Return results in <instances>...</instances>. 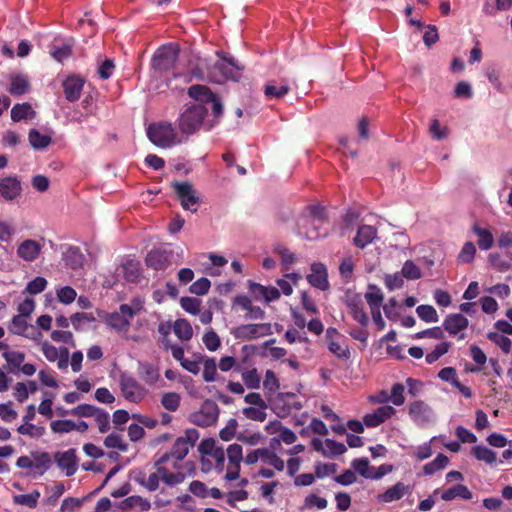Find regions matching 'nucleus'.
I'll return each mask as SVG.
<instances>
[{
    "label": "nucleus",
    "mask_w": 512,
    "mask_h": 512,
    "mask_svg": "<svg viewBox=\"0 0 512 512\" xmlns=\"http://www.w3.org/2000/svg\"><path fill=\"white\" fill-rule=\"evenodd\" d=\"M188 95L197 103L187 105L178 118V128L185 135H192L202 127L211 130L223 114L221 100L204 85H192Z\"/></svg>",
    "instance_id": "1"
},
{
    "label": "nucleus",
    "mask_w": 512,
    "mask_h": 512,
    "mask_svg": "<svg viewBox=\"0 0 512 512\" xmlns=\"http://www.w3.org/2000/svg\"><path fill=\"white\" fill-rule=\"evenodd\" d=\"M199 439V432L196 429H187L183 435L179 436L171 447L169 452L164 453L157 461L156 465L167 464L170 461L180 463L188 455Z\"/></svg>",
    "instance_id": "2"
},
{
    "label": "nucleus",
    "mask_w": 512,
    "mask_h": 512,
    "mask_svg": "<svg viewBox=\"0 0 512 512\" xmlns=\"http://www.w3.org/2000/svg\"><path fill=\"white\" fill-rule=\"evenodd\" d=\"M147 136L154 145L160 148H170L182 143V138L172 123L166 121L150 124L147 128Z\"/></svg>",
    "instance_id": "3"
},
{
    "label": "nucleus",
    "mask_w": 512,
    "mask_h": 512,
    "mask_svg": "<svg viewBox=\"0 0 512 512\" xmlns=\"http://www.w3.org/2000/svg\"><path fill=\"white\" fill-rule=\"evenodd\" d=\"M51 462L50 454L41 452L19 457L16 465L21 469H26L28 475L37 477L42 476L50 468Z\"/></svg>",
    "instance_id": "4"
},
{
    "label": "nucleus",
    "mask_w": 512,
    "mask_h": 512,
    "mask_svg": "<svg viewBox=\"0 0 512 512\" xmlns=\"http://www.w3.org/2000/svg\"><path fill=\"white\" fill-rule=\"evenodd\" d=\"M161 480L169 487H174L184 482L187 475H192L194 466L192 462L177 463L171 462V467L175 471H170L165 464H159Z\"/></svg>",
    "instance_id": "5"
},
{
    "label": "nucleus",
    "mask_w": 512,
    "mask_h": 512,
    "mask_svg": "<svg viewBox=\"0 0 512 512\" xmlns=\"http://www.w3.org/2000/svg\"><path fill=\"white\" fill-rule=\"evenodd\" d=\"M119 386L123 397L131 403H140L147 395L145 387L128 372L120 373Z\"/></svg>",
    "instance_id": "6"
},
{
    "label": "nucleus",
    "mask_w": 512,
    "mask_h": 512,
    "mask_svg": "<svg viewBox=\"0 0 512 512\" xmlns=\"http://www.w3.org/2000/svg\"><path fill=\"white\" fill-rule=\"evenodd\" d=\"M201 451L204 454L202 464L213 466L218 472H223L225 465V450L222 446H218L215 440L209 439L201 444Z\"/></svg>",
    "instance_id": "7"
},
{
    "label": "nucleus",
    "mask_w": 512,
    "mask_h": 512,
    "mask_svg": "<svg viewBox=\"0 0 512 512\" xmlns=\"http://www.w3.org/2000/svg\"><path fill=\"white\" fill-rule=\"evenodd\" d=\"M172 187L184 210L196 212L201 202L199 193L189 182H173Z\"/></svg>",
    "instance_id": "8"
},
{
    "label": "nucleus",
    "mask_w": 512,
    "mask_h": 512,
    "mask_svg": "<svg viewBox=\"0 0 512 512\" xmlns=\"http://www.w3.org/2000/svg\"><path fill=\"white\" fill-rule=\"evenodd\" d=\"M245 462L249 465L261 462L264 465L272 466L279 472L285 468L284 460L275 451L261 448L249 452L245 457Z\"/></svg>",
    "instance_id": "9"
},
{
    "label": "nucleus",
    "mask_w": 512,
    "mask_h": 512,
    "mask_svg": "<svg viewBox=\"0 0 512 512\" xmlns=\"http://www.w3.org/2000/svg\"><path fill=\"white\" fill-rule=\"evenodd\" d=\"M178 54L179 50L176 44L163 45L154 54L152 65L156 70L168 71L175 66Z\"/></svg>",
    "instance_id": "10"
},
{
    "label": "nucleus",
    "mask_w": 512,
    "mask_h": 512,
    "mask_svg": "<svg viewBox=\"0 0 512 512\" xmlns=\"http://www.w3.org/2000/svg\"><path fill=\"white\" fill-rule=\"evenodd\" d=\"M8 367L12 373L21 372L25 376H33L36 371V365L32 363H24L25 354L18 350H5L2 353Z\"/></svg>",
    "instance_id": "11"
},
{
    "label": "nucleus",
    "mask_w": 512,
    "mask_h": 512,
    "mask_svg": "<svg viewBox=\"0 0 512 512\" xmlns=\"http://www.w3.org/2000/svg\"><path fill=\"white\" fill-rule=\"evenodd\" d=\"M219 416L217 404L211 400H206L199 410L193 412L189 420L191 423L200 427H209L216 423Z\"/></svg>",
    "instance_id": "12"
},
{
    "label": "nucleus",
    "mask_w": 512,
    "mask_h": 512,
    "mask_svg": "<svg viewBox=\"0 0 512 512\" xmlns=\"http://www.w3.org/2000/svg\"><path fill=\"white\" fill-rule=\"evenodd\" d=\"M226 453L228 463L226 466L227 472L224 476V479L227 481H233L239 477L240 463L243 460L245 461V458H243L242 446L236 443L231 444L228 446Z\"/></svg>",
    "instance_id": "13"
},
{
    "label": "nucleus",
    "mask_w": 512,
    "mask_h": 512,
    "mask_svg": "<svg viewBox=\"0 0 512 512\" xmlns=\"http://www.w3.org/2000/svg\"><path fill=\"white\" fill-rule=\"evenodd\" d=\"M408 414L418 426H427L435 419L432 408L421 400H416L409 405Z\"/></svg>",
    "instance_id": "14"
},
{
    "label": "nucleus",
    "mask_w": 512,
    "mask_h": 512,
    "mask_svg": "<svg viewBox=\"0 0 512 512\" xmlns=\"http://www.w3.org/2000/svg\"><path fill=\"white\" fill-rule=\"evenodd\" d=\"M469 320L461 313H454L448 315L443 321V330L450 336L458 340L465 339L466 329L468 328Z\"/></svg>",
    "instance_id": "15"
},
{
    "label": "nucleus",
    "mask_w": 512,
    "mask_h": 512,
    "mask_svg": "<svg viewBox=\"0 0 512 512\" xmlns=\"http://www.w3.org/2000/svg\"><path fill=\"white\" fill-rule=\"evenodd\" d=\"M54 460L59 469H61L66 476H73L78 469V459L76 450L71 448L66 451L56 452Z\"/></svg>",
    "instance_id": "16"
},
{
    "label": "nucleus",
    "mask_w": 512,
    "mask_h": 512,
    "mask_svg": "<svg viewBox=\"0 0 512 512\" xmlns=\"http://www.w3.org/2000/svg\"><path fill=\"white\" fill-rule=\"evenodd\" d=\"M220 56L219 61L215 64L214 68L221 74L223 79L238 80L241 76L242 67L232 57Z\"/></svg>",
    "instance_id": "17"
},
{
    "label": "nucleus",
    "mask_w": 512,
    "mask_h": 512,
    "mask_svg": "<svg viewBox=\"0 0 512 512\" xmlns=\"http://www.w3.org/2000/svg\"><path fill=\"white\" fill-rule=\"evenodd\" d=\"M137 373L139 378L149 387H156L162 381L158 365L148 361H138Z\"/></svg>",
    "instance_id": "18"
},
{
    "label": "nucleus",
    "mask_w": 512,
    "mask_h": 512,
    "mask_svg": "<svg viewBox=\"0 0 512 512\" xmlns=\"http://www.w3.org/2000/svg\"><path fill=\"white\" fill-rule=\"evenodd\" d=\"M43 245L33 239L21 241L16 250L17 257L25 262H34L41 255Z\"/></svg>",
    "instance_id": "19"
},
{
    "label": "nucleus",
    "mask_w": 512,
    "mask_h": 512,
    "mask_svg": "<svg viewBox=\"0 0 512 512\" xmlns=\"http://www.w3.org/2000/svg\"><path fill=\"white\" fill-rule=\"evenodd\" d=\"M172 252L163 249H153L147 253L145 263L153 270H165L171 265Z\"/></svg>",
    "instance_id": "20"
},
{
    "label": "nucleus",
    "mask_w": 512,
    "mask_h": 512,
    "mask_svg": "<svg viewBox=\"0 0 512 512\" xmlns=\"http://www.w3.org/2000/svg\"><path fill=\"white\" fill-rule=\"evenodd\" d=\"M272 334V327L269 323L244 324L237 328L238 337L253 340Z\"/></svg>",
    "instance_id": "21"
},
{
    "label": "nucleus",
    "mask_w": 512,
    "mask_h": 512,
    "mask_svg": "<svg viewBox=\"0 0 512 512\" xmlns=\"http://www.w3.org/2000/svg\"><path fill=\"white\" fill-rule=\"evenodd\" d=\"M22 193V184L17 177L0 179V196L8 202L15 201Z\"/></svg>",
    "instance_id": "22"
},
{
    "label": "nucleus",
    "mask_w": 512,
    "mask_h": 512,
    "mask_svg": "<svg viewBox=\"0 0 512 512\" xmlns=\"http://www.w3.org/2000/svg\"><path fill=\"white\" fill-rule=\"evenodd\" d=\"M396 413L395 408L389 405L378 407L371 413H367L363 417V422L368 428H375L390 419Z\"/></svg>",
    "instance_id": "23"
},
{
    "label": "nucleus",
    "mask_w": 512,
    "mask_h": 512,
    "mask_svg": "<svg viewBox=\"0 0 512 512\" xmlns=\"http://www.w3.org/2000/svg\"><path fill=\"white\" fill-rule=\"evenodd\" d=\"M84 84L83 78L76 75L68 76L62 83L66 100L69 102L77 101L82 94Z\"/></svg>",
    "instance_id": "24"
},
{
    "label": "nucleus",
    "mask_w": 512,
    "mask_h": 512,
    "mask_svg": "<svg viewBox=\"0 0 512 512\" xmlns=\"http://www.w3.org/2000/svg\"><path fill=\"white\" fill-rule=\"evenodd\" d=\"M308 282L315 288L327 290L329 288L328 273L324 264L313 263L311 273L307 275Z\"/></svg>",
    "instance_id": "25"
},
{
    "label": "nucleus",
    "mask_w": 512,
    "mask_h": 512,
    "mask_svg": "<svg viewBox=\"0 0 512 512\" xmlns=\"http://www.w3.org/2000/svg\"><path fill=\"white\" fill-rule=\"evenodd\" d=\"M312 445L315 450L322 452L326 457L341 455L347 450L343 443L337 442L333 439H326L324 441L314 439L312 441Z\"/></svg>",
    "instance_id": "26"
},
{
    "label": "nucleus",
    "mask_w": 512,
    "mask_h": 512,
    "mask_svg": "<svg viewBox=\"0 0 512 512\" xmlns=\"http://www.w3.org/2000/svg\"><path fill=\"white\" fill-rule=\"evenodd\" d=\"M412 488L403 482H397L389 487L385 492L377 496V500L381 503H391L402 499L405 495L410 494Z\"/></svg>",
    "instance_id": "27"
},
{
    "label": "nucleus",
    "mask_w": 512,
    "mask_h": 512,
    "mask_svg": "<svg viewBox=\"0 0 512 512\" xmlns=\"http://www.w3.org/2000/svg\"><path fill=\"white\" fill-rule=\"evenodd\" d=\"M291 90L287 79L270 80L264 87V95L267 99H281Z\"/></svg>",
    "instance_id": "28"
},
{
    "label": "nucleus",
    "mask_w": 512,
    "mask_h": 512,
    "mask_svg": "<svg viewBox=\"0 0 512 512\" xmlns=\"http://www.w3.org/2000/svg\"><path fill=\"white\" fill-rule=\"evenodd\" d=\"M156 468L157 471L152 472L149 475H147L143 470L134 471V481L150 492L156 491L159 488L160 481H162L159 466H156Z\"/></svg>",
    "instance_id": "29"
},
{
    "label": "nucleus",
    "mask_w": 512,
    "mask_h": 512,
    "mask_svg": "<svg viewBox=\"0 0 512 512\" xmlns=\"http://www.w3.org/2000/svg\"><path fill=\"white\" fill-rule=\"evenodd\" d=\"M132 318L120 310L107 314L104 319L106 325L118 333H126L129 330Z\"/></svg>",
    "instance_id": "30"
},
{
    "label": "nucleus",
    "mask_w": 512,
    "mask_h": 512,
    "mask_svg": "<svg viewBox=\"0 0 512 512\" xmlns=\"http://www.w3.org/2000/svg\"><path fill=\"white\" fill-rule=\"evenodd\" d=\"M377 239V229L371 225H361L353 239L354 245L364 249Z\"/></svg>",
    "instance_id": "31"
},
{
    "label": "nucleus",
    "mask_w": 512,
    "mask_h": 512,
    "mask_svg": "<svg viewBox=\"0 0 512 512\" xmlns=\"http://www.w3.org/2000/svg\"><path fill=\"white\" fill-rule=\"evenodd\" d=\"M322 212V208L318 206L312 207L310 223L314 228L312 230L303 231V224H299V234L304 235L309 240H315L320 237L321 234L317 231V227L324 221Z\"/></svg>",
    "instance_id": "32"
},
{
    "label": "nucleus",
    "mask_w": 512,
    "mask_h": 512,
    "mask_svg": "<svg viewBox=\"0 0 512 512\" xmlns=\"http://www.w3.org/2000/svg\"><path fill=\"white\" fill-rule=\"evenodd\" d=\"M249 288L257 299L262 298L266 303L273 302L280 298L279 290L272 286H264L259 283L251 282Z\"/></svg>",
    "instance_id": "33"
},
{
    "label": "nucleus",
    "mask_w": 512,
    "mask_h": 512,
    "mask_svg": "<svg viewBox=\"0 0 512 512\" xmlns=\"http://www.w3.org/2000/svg\"><path fill=\"white\" fill-rule=\"evenodd\" d=\"M29 88L30 81L27 75L16 73L10 76V88L8 89V92L11 95H23L29 91Z\"/></svg>",
    "instance_id": "34"
},
{
    "label": "nucleus",
    "mask_w": 512,
    "mask_h": 512,
    "mask_svg": "<svg viewBox=\"0 0 512 512\" xmlns=\"http://www.w3.org/2000/svg\"><path fill=\"white\" fill-rule=\"evenodd\" d=\"M472 231L477 237V245L480 250L487 251L492 248L494 237L489 229L481 227L478 223H474Z\"/></svg>",
    "instance_id": "35"
},
{
    "label": "nucleus",
    "mask_w": 512,
    "mask_h": 512,
    "mask_svg": "<svg viewBox=\"0 0 512 512\" xmlns=\"http://www.w3.org/2000/svg\"><path fill=\"white\" fill-rule=\"evenodd\" d=\"M63 261L71 269L81 268L85 262V256L77 247H68L63 254Z\"/></svg>",
    "instance_id": "36"
},
{
    "label": "nucleus",
    "mask_w": 512,
    "mask_h": 512,
    "mask_svg": "<svg viewBox=\"0 0 512 512\" xmlns=\"http://www.w3.org/2000/svg\"><path fill=\"white\" fill-rule=\"evenodd\" d=\"M456 498L470 500L472 499V493L462 484L454 485L441 493V499L444 501H452Z\"/></svg>",
    "instance_id": "37"
},
{
    "label": "nucleus",
    "mask_w": 512,
    "mask_h": 512,
    "mask_svg": "<svg viewBox=\"0 0 512 512\" xmlns=\"http://www.w3.org/2000/svg\"><path fill=\"white\" fill-rule=\"evenodd\" d=\"M348 308L349 313L353 319L357 321L362 327H366L368 325L369 318L360 300L357 301L356 299H351L348 302Z\"/></svg>",
    "instance_id": "38"
},
{
    "label": "nucleus",
    "mask_w": 512,
    "mask_h": 512,
    "mask_svg": "<svg viewBox=\"0 0 512 512\" xmlns=\"http://www.w3.org/2000/svg\"><path fill=\"white\" fill-rule=\"evenodd\" d=\"M370 310L380 309L384 300V295L380 288L376 285H369L368 290L364 295Z\"/></svg>",
    "instance_id": "39"
},
{
    "label": "nucleus",
    "mask_w": 512,
    "mask_h": 512,
    "mask_svg": "<svg viewBox=\"0 0 512 512\" xmlns=\"http://www.w3.org/2000/svg\"><path fill=\"white\" fill-rule=\"evenodd\" d=\"M35 115L32 107L28 103L16 104L11 109V119L14 122H19L24 119H31Z\"/></svg>",
    "instance_id": "40"
},
{
    "label": "nucleus",
    "mask_w": 512,
    "mask_h": 512,
    "mask_svg": "<svg viewBox=\"0 0 512 512\" xmlns=\"http://www.w3.org/2000/svg\"><path fill=\"white\" fill-rule=\"evenodd\" d=\"M175 335L182 341H189L193 336L191 324L185 319H178L173 325Z\"/></svg>",
    "instance_id": "41"
},
{
    "label": "nucleus",
    "mask_w": 512,
    "mask_h": 512,
    "mask_svg": "<svg viewBox=\"0 0 512 512\" xmlns=\"http://www.w3.org/2000/svg\"><path fill=\"white\" fill-rule=\"evenodd\" d=\"M28 139L31 146L37 150L45 149L51 143V137L46 134H41L37 129L30 130Z\"/></svg>",
    "instance_id": "42"
},
{
    "label": "nucleus",
    "mask_w": 512,
    "mask_h": 512,
    "mask_svg": "<svg viewBox=\"0 0 512 512\" xmlns=\"http://www.w3.org/2000/svg\"><path fill=\"white\" fill-rule=\"evenodd\" d=\"M449 463V458L440 453L434 460L423 466V472L425 475H433L436 472L443 470Z\"/></svg>",
    "instance_id": "43"
},
{
    "label": "nucleus",
    "mask_w": 512,
    "mask_h": 512,
    "mask_svg": "<svg viewBox=\"0 0 512 512\" xmlns=\"http://www.w3.org/2000/svg\"><path fill=\"white\" fill-rule=\"evenodd\" d=\"M512 0H486L483 5V12L488 15H495L497 11L508 10Z\"/></svg>",
    "instance_id": "44"
},
{
    "label": "nucleus",
    "mask_w": 512,
    "mask_h": 512,
    "mask_svg": "<svg viewBox=\"0 0 512 512\" xmlns=\"http://www.w3.org/2000/svg\"><path fill=\"white\" fill-rule=\"evenodd\" d=\"M104 445L107 448L118 449L121 452L128 451L129 447L128 443L124 439V436L117 432L109 434L104 440Z\"/></svg>",
    "instance_id": "45"
},
{
    "label": "nucleus",
    "mask_w": 512,
    "mask_h": 512,
    "mask_svg": "<svg viewBox=\"0 0 512 512\" xmlns=\"http://www.w3.org/2000/svg\"><path fill=\"white\" fill-rule=\"evenodd\" d=\"M201 363L203 364V379L206 382L216 381L218 373L215 359L203 356Z\"/></svg>",
    "instance_id": "46"
},
{
    "label": "nucleus",
    "mask_w": 512,
    "mask_h": 512,
    "mask_svg": "<svg viewBox=\"0 0 512 512\" xmlns=\"http://www.w3.org/2000/svg\"><path fill=\"white\" fill-rule=\"evenodd\" d=\"M17 432L21 435H26L31 438L42 437L46 430L45 427L32 424L31 422H23L18 428Z\"/></svg>",
    "instance_id": "47"
},
{
    "label": "nucleus",
    "mask_w": 512,
    "mask_h": 512,
    "mask_svg": "<svg viewBox=\"0 0 512 512\" xmlns=\"http://www.w3.org/2000/svg\"><path fill=\"white\" fill-rule=\"evenodd\" d=\"M476 251H477L476 246L473 242H471V241L465 242L457 256L458 263L459 264H469V263L473 262L475 255H476Z\"/></svg>",
    "instance_id": "48"
},
{
    "label": "nucleus",
    "mask_w": 512,
    "mask_h": 512,
    "mask_svg": "<svg viewBox=\"0 0 512 512\" xmlns=\"http://www.w3.org/2000/svg\"><path fill=\"white\" fill-rule=\"evenodd\" d=\"M144 309V299L141 297H134L130 304H121L120 311L128 317H133L139 314Z\"/></svg>",
    "instance_id": "49"
},
{
    "label": "nucleus",
    "mask_w": 512,
    "mask_h": 512,
    "mask_svg": "<svg viewBox=\"0 0 512 512\" xmlns=\"http://www.w3.org/2000/svg\"><path fill=\"white\" fill-rule=\"evenodd\" d=\"M40 498V492L34 490L29 494H18L13 497L14 503L22 506H27L29 508H35L37 506L38 500Z\"/></svg>",
    "instance_id": "50"
},
{
    "label": "nucleus",
    "mask_w": 512,
    "mask_h": 512,
    "mask_svg": "<svg viewBox=\"0 0 512 512\" xmlns=\"http://www.w3.org/2000/svg\"><path fill=\"white\" fill-rule=\"evenodd\" d=\"M181 397L176 392H166L161 396V405L170 412H175L180 406Z\"/></svg>",
    "instance_id": "51"
},
{
    "label": "nucleus",
    "mask_w": 512,
    "mask_h": 512,
    "mask_svg": "<svg viewBox=\"0 0 512 512\" xmlns=\"http://www.w3.org/2000/svg\"><path fill=\"white\" fill-rule=\"evenodd\" d=\"M267 405L265 406H249L242 410L243 415L253 421H264L266 419Z\"/></svg>",
    "instance_id": "52"
},
{
    "label": "nucleus",
    "mask_w": 512,
    "mask_h": 512,
    "mask_svg": "<svg viewBox=\"0 0 512 512\" xmlns=\"http://www.w3.org/2000/svg\"><path fill=\"white\" fill-rule=\"evenodd\" d=\"M472 454L479 461L487 464H493L496 461V453L485 446H475L472 448Z\"/></svg>",
    "instance_id": "53"
},
{
    "label": "nucleus",
    "mask_w": 512,
    "mask_h": 512,
    "mask_svg": "<svg viewBox=\"0 0 512 512\" xmlns=\"http://www.w3.org/2000/svg\"><path fill=\"white\" fill-rule=\"evenodd\" d=\"M416 312L418 317L427 323H435L439 320L437 311L431 305H419Z\"/></svg>",
    "instance_id": "54"
},
{
    "label": "nucleus",
    "mask_w": 512,
    "mask_h": 512,
    "mask_svg": "<svg viewBox=\"0 0 512 512\" xmlns=\"http://www.w3.org/2000/svg\"><path fill=\"white\" fill-rule=\"evenodd\" d=\"M242 380L248 389H258L261 384V376L255 368L241 373Z\"/></svg>",
    "instance_id": "55"
},
{
    "label": "nucleus",
    "mask_w": 512,
    "mask_h": 512,
    "mask_svg": "<svg viewBox=\"0 0 512 512\" xmlns=\"http://www.w3.org/2000/svg\"><path fill=\"white\" fill-rule=\"evenodd\" d=\"M487 338L495 343L505 354H508L511 351L512 342L505 335L500 334L499 332H489L487 334Z\"/></svg>",
    "instance_id": "56"
},
{
    "label": "nucleus",
    "mask_w": 512,
    "mask_h": 512,
    "mask_svg": "<svg viewBox=\"0 0 512 512\" xmlns=\"http://www.w3.org/2000/svg\"><path fill=\"white\" fill-rule=\"evenodd\" d=\"M488 261L490 265L499 272H506L511 267V262L499 253H490Z\"/></svg>",
    "instance_id": "57"
},
{
    "label": "nucleus",
    "mask_w": 512,
    "mask_h": 512,
    "mask_svg": "<svg viewBox=\"0 0 512 512\" xmlns=\"http://www.w3.org/2000/svg\"><path fill=\"white\" fill-rule=\"evenodd\" d=\"M56 295L58 301L65 305L73 303L77 297L75 289L70 286H63L56 289Z\"/></svg>",
    "instance_id": "58"
},
{
    "label": "nucleus",
    "mask_w": 512,
    "mask_h": 512,
    "mask_svg": "<svg viewBox=\"0 0 512 512\" xmlns=\"http://www.w3.org/2000/svg\"><path fill=\"white\" fill-rule=\"evenodd\" d=\"M328 502L325 498L320 497L316 494H309L305 497L303 502L304 509H313L317 508L319 510H323L327 507Z\"/></svg>",
    "instance_id": "59"
},
{
    "label": "nucleus",
    "mask_w": 512,
    "mask_h": 512,
    "mask_svg": "<svg viewBox=\"0 0 512 512\" xmlns=\"http://www.w3.org/2000/svg\"><path fill=\"white\" fill-rule=\"evenodd\" d=\"M16 234L14 224L7 220H0V242L10 243Z\"/></svg>",
    "instance_id": "60"
},
{
    "label": "nucleus",
    "mask_w": 512,
    "mask_h": 512,
    "mask_svg": "<svg viewBox=\"0 0 512 512\" xmlns=\"http://www.w3.org/2000/svg\"><path fill=\"white\" fill-rule=\"evenodd\" d=\"M401 274L409 280H417L422 276L420 268L411 260H407L403 264Z\"/></svg>",
    "instance_id": "61"
},
{
    "label": "nucleus",
    "mask_w": 512,
    "mask_h": 512,
    "mask_svg": "<svg viewBox=\"0 0 512 512\" xmlns=\"http://www.w3.org/2000/svg\"><path fill=\"white\" fill-rule=\"evenodd\" d=\"M51 431L55 434H65L74 431V421L72 420H54L50 423Z\"/></svg>",
    "instance_id": "62"
},
{
    "label": "nucleus",
    "mask_w": 512,
    "mask_h": 512,
    "mask_svg": "<svg viewBox=\"0 0 512 512\" xmlns=\"http://www.w3.org/2000/svg\"><path fill=\"white\" fill-rule=\"evenodd\" d=\"M98 429L101 433H106L110 428V416L109 413L103 409L98 408L93 416Z\"/></svg>",
    "instance_id": "63"
},
{
    "label": "nucleus",
    "mask_w": 512,
    "mask_h": 512,
    "mask_svg": "<svg viewBox=\"0 0 512 512\" xmlns=\"http://www.w3.org/2000/svg\"><path fill=\"white\" fill-rule=\"evenodd\" d=\"M405 386L402 383H395L391 387V393L389 394L390 402L395 406H401L405 402Z\"/></svg>",
    "instance_id": "64"
}]
</instances>
